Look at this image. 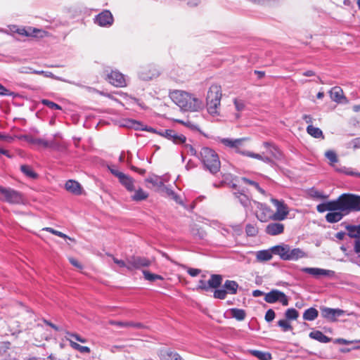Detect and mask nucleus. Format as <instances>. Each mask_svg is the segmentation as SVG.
<instances>
[{"label": "nucleus", "instance_id": "f257e3e1", "mask_svg": "<svg viewBox=\"0 0 360 360\" xmlns=\"http://www.w3.org/2000/svg\"><path fill=\"white\" fill-rule=\"evenodd\" d=\"M316 210L323 213L326 211H341L345 214L360 211V195L343 193L336 200L328 201L317 205Z\"/></svg>", "mask_w": 360, "mask_h": 360}, {"label": "nucleus", "instance_id": "f03ea898", "mask_svg": "<svg viewBox=\"0 0 360 360\" xmlns=\"http://www.w3.org/2000/svg\"><path fill=\"white\" fill-rule=\"evenodd\" d=\"M172 100L184 111L195 112L203 108V102L193 95L180 90L170 94Z\"/></svg>", "mask_w": 360, "mask_h": 360}, {"label": "nucleus", "instance_id": "7ed1b4c3", "mask_svg": "<svg viewBox=\"0 0 360 360\" xmlns=\"http://www.w3.org/2000/svg\"><path fill=\"white\" fill-rule=\"evenodd\" d=\"M199 158L205 168L210 173L214 174L219 171L221 163L219 156L212 148L203 147L200 152Z\"/></svg>", "mask_w": 360, "mask_h": 360}, {"label": "nucleus", "instance_id": "20e7f679", "mask_svg": "<svg viewBox=\"0 0 360 360\" xmlns=\"http://www.w3.org/2000/svg\"><path fill=\"white\" fill-rule=\"evenodd\" d=\"M221 95L220 86L212 84L210 87L206 97L207 110L210 115L212 116L219 115Z\"/></svg>", "mask_w": 360, "mask_h": 360}, {"label": "nucleus", "instance_id": "39448f33", "mask_svg": "<svg viewBox=\"0 0 360 360\" xmlns=\"http://www.w3.org/2000/svg\"><path fill=\"white\" fill-rule=\"evenodd\" d=\"M0 200L9 204H22L24 198L22 193L9 187L0 186Z\"/></svg>", "mask_w": 360, "mask_h": 360}, {"label": "nucleus", "instance_id": "423d86ee", "mask_svg": "<svg viewBox=\"0 0 360 360\" xmlns=\"http://www.w3.org/2000/svg\"><path fill=\"white\" fill-rule=\"evenodd\" d=\"M253 207L255 208V216L262 222H266L269 219L273 220V211L266 204L253 201Z\"/></svg>", "mask_w": 360, "mask_h": 360}, {"label": "nucleus", "instance_id": "0eeeda50", "mask_svg": "<svg viewBox=\"0 0 360 360\" xmlns=\"http://www.w3.org/2000/svg\"><path fill=\"white\" fill-rule=\"evenodd\" d=\"M271 202L276 207V211L273 212L274 221L284 220L289 214L288 207L283 200L271 198Z\"/></svg>", "mask_w": 360, "mask_h": 360}, {"label": "nucleus", "instance_id": "6e6552de", "mask_svg": "<svg viewBox=\"0 0 360 360\" xmlns=\"http://www.w3.org/2000/svg\"><path fill=\"white\" fill-rule=\"evenodd\" d=\"M264 300L267 303L273 304L277 302L281 303L283 306L288 305V297L283 292L274 289L265 294Z\"/></svg>", "mask_w": 360, "mask_h": 360}, {"label": "nucleus", "instance_id": "1a4fd4ad", "mask_svg": "<svg viewBox=\"0 0 360 360\" xmlns=\"http://www.w3.org/2000/svg\"><path fill=\"white\" fill-rule=\"evenodd\" d=\"M321 315L330 322H335L338 318L345 314V311L340 309H333L322 306L320 307Z\"/></svg>", "mask_w": 360, "mask_h": 360}, {"label": "nucleus", "instance_id": "9d476101", "mask_svg": "<svg viewBox=\"0 0 360 360\" xmlns=\"http://www.w3.org/2000/svg\"><path fill=\"white\" fill-rule=\"evenodd\" d=\"M151 264L150 261L143 257H130L127 258V269H138L141 267L148 266Z\"/></svg>", "mask_w": 360, "mask_h": 360}, {"label": "nucleus", "instance_id": "9b49d317", "mask_svg": "<svg viewBox=\"0 0 360 360\" xmlns=\"http://www.w3.org/2000/svg\"><path fill=\"white\" fill-rule=\"evenodd\" d=\"M158 134L175 144H181L186 142V138L184 135L176 132L173 129H165L159 131Z\"/></svg>", "mask_w": 360, "mask_h": 360}, {"label": "nucleus", "instance_id": "f8f14e48", "mask_svg": "<svg viewBox=\"0 0 360 360\" xmlns=\"http://www.w3.org/2000/svg\"><path fill=\"white\" fill-rule=\"evenodd\" d=\"M301 271L310 274L315 278H319L321 276L333 278L335 275V272L333 270L323 269L315 267H303L301 269Z\"/></svg>", "mask_w": 360, "mask_h": 360}, {"label": "nucleus", "instance_id": "ddd939ff", "mask_svg": "<svg viewBox=\"0 0 360 360\" xmlns=\"http://www.w3.org/2000/svg\"><path fill=\"white\" fill-rule=\"evenodd\" d=\"M114 21L111 12L108 10H104L96 15L94 22L101 27H110Z\"/></svg>", "mask_w": 360, "mask_h": 360}, {"label": "nucleus", "instance_id": "4468645a", "mask_svg": "<svg viewBox=\"0 0 360 360\" xmlns=\"http://www.w3.org/2000/svg\"><path fill=\"white\" fill-rule=\"evenodd\" d=\"M109 82L116 87H124L127 86V81L123 74L117 70H112L108 75Z\"/></svg>", "mask_w": 360, "mask_h": 360}, {"label": "nucleus", "instance_id": "2eb2a0df", "mask_svg": "<svg viewBox=\"0 0 360 360\" xmlns=\"http://www.w3.org/2000/svg\"><path fill=\"white\" fill-rule=\"evenodd\" d=\"M233 195L236 199L238 200V201L240 203V205L245 209L246 211H248L250 208L251 210L254 209L253 207V201L251 200L249 197L244 193V191H238L233 192Z\"/></svg>", "mask_w": 360, "mask_h": 360}, {"label": "nucleus", "instance_id": "dca6fc26", "mask_svg": "<svg viewBox=\"0 0 360 360\" xmlns=\"http://www.w3.org/2000/svg\"><path fill=\"white\" fill-rule=\"evenodd\" d=\"M158 355L160 360H184L179 353L170 349H161L159 350Z\"/></svg>", "mask_w": 360, "mask_h": 360}, {"label": "nucleus", "instance_id": "f3484780", "mask_svg": "<svg viewBox=\"0 0 360 360\" xmlns=\"http://www.w3.org/2000/svg\"><path fill=\"white\" fill-rule=\"evenodd\" d=\"M109 324L121 328H134L136 329H143L146 328V326L142 323L134 321H117L110 320L109 321Z\"/></svg>", "mask_w": 360, "mask_h": 360}, {"label": "nucleus", "instance_id": "a211bd4d", "mask_svg": "<svg viewBox=\"0 0 360 360\" xmlns=\"http://www.w3.org/2000/svg\"><path fill=\"white\" fill-rule=\"evenodd\" d=\"M307 253L303 250L299 248L291 249L290 246H288L286 261H297L299 259L307 257Z\"/></svg>", "mask_w": 360, "mask_h": 360}, {"label": "nucleus", "instance_id": "6ab92c4d", "mask_svg": "<svg viewBox=\"0 0 360 360\" xmlns=\"http://www.w3.org/2000/svg\"><path fill=\"white\" fill-rule=\"evenodd\" d=\"M265 231L270 236H277L283 233L284 225L279 222L270 223L266 226Z\"/></svg>", "mask_w": 360, "mask_h": 360}, {"label": "nucleus", "instance_id": "aec40b11", "mask_svg": "<svg viewBox=\"0 0 360 360\" xmlns=\"http://www.w3.org/2000/svg\"><path fill=\"white\" fill-rule=\"evenodd\" d=\"M65 189L71 193L79 195L82 193V188L80 184L75 180H68L65 184Z\"/></svg>", "mask_w": 360, "mask_h": 360}, {"label": "nucleus", "instance_id": "412c9836", "mask_svg": "<svg viewBox=\"0 0 360 360\" xmlns=\"http://www.w3.org/2000/svg\"><path fill=\"white\" fill-rule=\"evenodd\" d=\"M288 246V245L285 244L278 245L271 248V250L273 255H278L281 259L286 261Z\"/></svg>", "mask_w": 360, "mask_h": 360}, {"label": "nucleus", "instance_id": "4be33fe9", "mask_svg": "<svg viewBox=\"0 0 360 360\" xmlns=\"http://www.w3.org/2000/svg\"><path fill=\"white\" fill-rule=\"evenodd\" d=\"M123 126L128 128L134 129L135 130H143L146 131L156 132V131L151 127H143V124L141 122L136 121L134 120H125V123L123 124Z\"/></svg>", "mask_w": 360, "mask_h": 360}, {"label": "nucleus", "instance_id": "5701e85b", "mask_svg": "<svg viewBox=\"0 0 360 360\" xmlns=\"http://www.w3.org/2000/svg\"><path fill=\"white\" fill-rule=\"evenodd\" d=\"M120 183L129 191L135 190L134 180L130 176L123 174L119 179Z\"/></svg>", "mask_w": 360, "mask_h": 360}, {"label": "nucleus", "instance_id": "b1692460", "mask_svg": "<svg viewBox=\"0 0 360 360\" xmlns=\"http://www.w3.org/2000/svg\"><path fill=\"white\" fill-rule=\"evenodd\" d=\"M263 146L266 149L267 152L276 159H280L282 156L281 152L278 147L271 142H264Z\"/></svg>", "mask_w": 360, "mask_h": 360}, {"label": "nucleus", "instance_id": "393cba45", "mask_svg": "<svg viewBox=\"0 0 360 360\" xmlns=\"http://www.w3.org/2000/svg\"><path fill=\"white\" fill-rule=\"evenodd\" d=\"M345 214V212L341 211H330L326 215V219L329 223H336L340 221Z\"/></svg>", "mask_w": 360, "mask_h": 360}, {"label": "nucleus", "instance_id": "a878e982", "mask_svg": "<svg viewBox=\"0 0 360 360\" xmlns=\"http://www.w3.org/2000/svg\"><path fill=\"white\" fill-rule=\"evenodd\" d=\"M309 337L313 340H316L321 343H328L331 341V338L325 335L320 330H314L309 334Z\"/></svg>", "mask_w": 360, "mask_h": 360}, {"label": "nucleus", "instance_id": "bb28decb", "mask_svg": "<svg viewBox=\"0 0 360 360\" xmlns=\"http://www.w3.org/2000/svg\"><path fill=\"white\" fill-rule=\"evenodd\" d=\"M246 352L255 356L259 360H271L272 359L271 354L268 352H262L257 349H248Z\"/></svg>", "mask_w": 360, "mask_h": 360}, {"label": "nucleus", "instance_id": "cd10ccee", "mask_svg": "<svg viewBox=\"0 0 360 360\" xmlns=\"http://www.w3.org/2000/svg\"><path fill=\"white\" fill-rule=\"evenodd\" d=\"M222 276L219 274H212L210 278L207 281L209 288H218L222 283Z\"/></svg>", "mask_w": 360, "mask_h": 360}, {"label": "nucleus", "instance_id": "c85d7f7f", "mask_svg": "<svg viewBox=\"0 0 360 360\" xmlns=\"http://www.w3.org/2000/svg\"><path fill=\"white\" fill-rule=\"evenodd\" d=\"M238 284L235 281L226 280L223 285L227 294L235 295L238 289Z\"/></svg>", "mask_w": 360, "mask_h": 360}, {"label": "nucleus", "instance_id": "c756f323", "mask_svg": "<svg viewBox=\"0 0 360 360\" xmlns=\"http://www.w3.org/2000/svg\"><path fill=\"white\" fill-rule=\"evenodd\" d=\"M319 316V311L314 307H310L306 309L303 313V319L304 321H314Z\"/></svg>", "mask_w": 360, "mask_h": 360}, {"label": "nucleus", "instance_id": "7c9ffc66", "mask_svg": "<svg viewBox=\"0 0 360 360\" xmlns=\"http://www.w3.org/2000/svg\"><path fill=\"white\" fill-rule=\"evenodd\" d=\"M330 98L335 102H340L344 98L342 89L339 86H335L330 91Z\"/></svg>", "mask_w": 360, "mask_h": 360}, {"label": "nucleus", "instance_id": "2f4dec72", "mask_svg": "<svg viewBox=\"0 0 360 360\" xmlns=\"http://www.w3.org/2000/svg\"><path fill=\"white\" fill-rule=\"evenodd\" d=\"M243 141V139H232L224 138L221 140V143L227 147L234 148L239 147L242 144Z\"/></svg>", "mask_w": 360, "mask_h": 360}, {"label": "nucleus", "instance_id": "473e14b6", "mask_svg": "<svg viewBox=\"0 0 360 360\" xmlns=\"http://www.w3.org/2000/svg\"><path fill=\"white\" fill-rule=\"evenodd\" d=\"M334 169H335V171L340 173H343L349 176L360 177L359 172H354L352 169L349 167H346L345 166L341 165H334Z\"/></svg>", "mask_w": 360, "mask_h": 360}, {"label": "nucleus", "instance_id": "72a5a7b5", "mask_svg": "<svg viewBox=\"0 0 360 360\" xmlns=\"http://www.w3.org/2000/svg\"><path fill=\"white\" fill-rule=\"evenodd\" d=\"M273 252L269 250H260L257 252V259L259 262L269 261L272 258Z\"/></svg>", "mask_w": 360, "mask_h": 360}, {"label": "nucleus", "instance_id": "f704fd0d", "mask_svg": "<svg viewBox=\"0 0 360 360\" xmlns=\"http://www.w3.org/2000/svg\"><path fill=\"white\" fill-rule=\"evenodd\" d=\"M230 312L232 317L239 321H243L246 316L245 311L242 309L232 308Z\"/></svg>", "mask_w": 360, "mask_h": 360}, {"label": "nucleus", "instance_id": "c9c22d12", "mask_svg": "<svg viewBox=\"0 0 360 360\" xmlns=\"http://www.w3.org/2000/svg\"><path fill=\"white\" fill-rule=\"evenodd\" d=\"M346 229L348 231V236L350 238H360V225H348L346 226Z\"/></svg>", "mask_w": 360, "mask_h": 360}, {"label": "nucleus", "instance_id": "e433bc0d", "mask_svg": "<svg viewBox=\"0 0 360 360\" xmlns=\"http://www.w3.org/2000/svg\"><path fill=\"white\" fill-rule=\"evenodd\" d=\"M307 133L309 135H311V136H313L314 138H316V139L322 138V139H323V132L318 127H314L312 125H309L307 127Z\"/></svg>", "mask_w": 360, "mask_h": 360}, {"label": "nucleus", "instance_id": "4c0bfd02", "mask_svg": "<svg viewBox=\"0 0 360 360\" xmlns=\"http://www.w3.org/2000/svg\"><path fill=\"white\" fill-rule=\"evenodd\" d=\"M20 170L25 176L30 179H36L38 176L37 174L34 172L32 168L27 165H21Z\"/></svg>", "mask_w": 360, "mask_h": 360}, {"label": "nucleus", "instance_id": "58836bf2", "mask_svg": "<svg viewBox=\"0 0 360 360\" xmlns=\"http://www.w3.org/2000/svg\"><path fill=\"white\" fill-rule=\"evenodd\" d=\"M308 194L311 198L318 200L326 199L328 197L327 195H325L322 191H319L314 188L309 189L308 191Z\"/></svg>", "mask_w": 360, "mask_h": 360}, {"label": "nucleus", "instance_id": "ea45409f", "mask_svg": "<svg viewBox=\"0 0 360 360\" xmlns=\"http://www.w3.org/2000/svg\"><path fill=\"white\" fill-rule=\"evenodd\" d=\"M32 73L36 74V75H41L44 76L45 77H49V78L55 79L62 81V82H68L66 79H65L62 77L56 76L51 72H49V71L33 70L32 72Z\"/></svg>", "mask_w": 360, "mask_h": 360}, {"label": "nucleus", "instance_id": "a19ab883", "mask_svg": "<svg viewBox=\"0 0 360 360\" xmlns=\"http://www.w3.org/2000/svg\"><path fill=\"white\" fill-rule=\"evenodd\" d=\"M148 197V194L143 189L139 188L136 190L134 194L131 196L134 201H141L146 200Z\"/></svg>", "mask_w": 360, "mask_h": 360}, {"label": "nucleus", "instance_id": "79ce46f5", "mask_svg": "<svg viewBox=\"0 0 360 360\" xmlns=\"http://www.w3.org/2000/svg\"><path fill=\"white\" fill-rule=\"evenodd\" d=\"M66 340L70 342V345L73 349L78 350L82 353H89L90 352L89 347H88L86 346H82V345H79L78 343L72 341V340H70V338H68L67 337H66Z\"/></svg>", "mask_w": 360, "mask_h": 360}, {"label": "nucleus", "instance_id": "37998d69", "mask_svg": "<svg viewBox=\"0 0 360 360\" xmlns=\"http://www.w3.org/2000/svg\"><path fill=\"white\" fill-rule=\"evenodd\" d=\"M143 274L144 276V278L149 281H155V280H163V277L158 274H152L147 270H143Z\"/></svg>", "mask_w": 360, "mask_h": 360}, {"label": "nucleus", "instance_id": "c03bdc74", "mask_svg": "<svg viewBox=\"0 0 360 360\" xmlns=\"http://www.w3.org/2000/svg\"><path fill=\"white\" fill-rule=\"evenodd\" d=\"M287 320H296L299 316V312L294 308L288 309L285 312Z\"/></svg>", "mask_w": 360, "mask_h": 360}, {"label": "nucleus", "instance_id": "a18cd8bd", "mask_svg": "<svg viewBox=\"0 0 360 360\" xmlns=\"http://www.w3.org/2000/svg\"><path fill=\"white\" fill-rule=\"evenodd\" d=\"M241 181L245 184H248L249 185L253 186L260 193L264 194L265 191L260 187L259 184L255 181L250 180L246 177H242Z\"/></svg>", "mask_w": 360, "mask_h": 360}, {"label": "nucleus", "instance_id": "49530a36", "mask_svg": "<svg viewBox=\"0 0 360 360\" xmlns=\"http://www.w3.org/2000/svg\"><path fill=\"white\" fill-rule=\"evenodd\" d=\"M27 37H43L41 33H44V32L41 30L34 28L32 27H27Z\"/></svg>", "mask_w": 360, "mask_h": 360}, {"label": "nucleus", "instance_id": "de8ad7c7", "mask_svg": "<svg viewBox=\"0 0 360 360\" xmlns=\"http://www.w3.org/2000/svg\"><path fill=\"white\" fill-rule=\"evenodd\" d=\"M325 156L330 160V165L334 167L335 163L338 161L336 153L333 150H327L325 153Z\"/></svg>", "mask_w": 360, "mask_h": 360}, {"label": "nucleus", "instance_id": "09e8293b", "mask_svg": "<svg viewBox=\"0 0 360 360\" xmlns=\"http://www.w3.org/2000/svg\"><path fill=\"white\" fill-rule=\"evenodd\" d=\"M245 232L248 236L253 237L258 233V229L255 226L248 224L245 226Z\"/></svg>", "mask_w": 360, "mask_h": 360}, {"label": "nucleus", "instance_id": "8fccbe9b", "mask_svg": "<svg viewBox=\"0 0 360 360\" xmlns=\"http://www.w3.org/2000/svg\"><path fill=\"white\" fill-rule=\"evenodd\" d=\"M0 96H12L13 98H15L18 96V94L11 91L8 89H6L4 85L0 83Z\"/></svg>", "mask_w": 360, "mask_h": 360}, {"label": "nucleus", "instance_id": "3c124183", "mask_svg": "<svg viewBox=\"0 0 360 360\" xmlns=\"http://www.w3.org/2000/svg\"><path fill=\"white\" fill-rule=\"evenodd\" d=\"M278 326H280L283 332L292 330V326L288 322V320L281 319L278 321Z\"/></svg>", "mask_w": 360, "mask_h": 360}, {"label": "nucleus", "instance_id": "603ef678", "mask_svg": "<svg viewBox=\"0 0 360 360\" xmlns=\"http://www.w3.org/2000/svg\"><path fill=\"white\" fill-rule=\"evenodd\" d=\"M41 103L52 110H62L61 106L58 104L47 99H43Z\"/></svg>", "mask_w": 360, "mask_h": 360}, {"label": "nucleus", "instance_id": "864d4df0", "mask_svg": "<svg viewBox=\"0 0 360 360\" xmlns=\"http://www.w3.org/2000/svg\"><path fill=\"white\" fill-rule=\"evenodd\" d=\"M146 181L148 183L152 184L153 186H155L158 187H161L162 186H163V182L160 179V177H158V176H150V177L146 179Z\"/></svg>", "mask_w": 360, "mask_h": 360}, {"label": "nucleus", "instance_id": "5fc2aeb1", "mask_svg": "<svg viewBox=\"0 0 360 360\" xmlns=\"http://www.w3.org/2000/svg\"><path fill=\"white\" fill-rule=\"evenodd\" d=\"M226 295H227V291L225 290L224 288H223V289H217V288H216L214 292V295L213 296L216 299L224 300V299L226 298Z\"/></svg>", "mask_w": 360, "mask_h": 360}, {"label": "nucleus", "instance_id": "6e6d98bb", "mask_svg": "<svg viewBox=\"0 0 360 360\" xmlns=\"http://www.w3.org/2000/svg\"><path fill=\"white\" fill-rule=\"evenodd\" d=\"M65 334H66L65 338L66 337L68 338H72L75 339L77 341L82 342V343H85L86 342V340L85 338H82V336H80L79 335H78L77 333L66 331Z\"/></svg>", "mask_w": 360, "mask_h": 360}, {"label": "nucleus", "instance_id": "4d7b16f0", "mask_svg": "<svg viewBox=\"0 0 360 360\" xmlns=\"http://www.w3.org/2000/svg\"><path fill=\"white\" fill-rule=\"evenodd\" d=\"M28 141L32 143L42 145L44 147L49 146V142L41 139L30 138V139H28Z\"/></svg>", "mask_w": 360, "mask_h": 360}, {"label": "nucleus", "instance_id": "13d9d810", "mask_svg": "<svg viewBox=\"0 0 360 360\" xmlns=\"http://www.w3.org/2000/svg\"><path fill=\"white\" fill-rule=\"evenodd\" d=\"M44 230L48 232H50V233H53V234H54V235H56L57 236H59L60 238H69L70 239V238L67 235H65V233H62L60 231H58L57 230H55V229H52L51 227H46V228L44 229Z\"/></svg>", "mask_w": 360, "mask_h": 360}, {"label": "nucleus", "instance_id": "bf43d9fd", "mask_svg": "<svg viewBox=\"0 0 360 360\" xmlns=\"http://www.w3.org/2000/svg\"><path fill=\"white\" fill-rule=\"evenodd\" d=\"M192 233L199 239H203L206 236V233L201 229H193Z\"/></svg>", "mask_w": 360, "mask_h": 360}, {"label": "nucleus", "instance_id": "052dcab7", "mask_svg": "<svg viewBox=\"0 0 360 360\" xmlns=\"http://www.w3.org/2000/svg\"><path fill=\"white\" fill-rule=\"evenodd\" d=\"M197 290H204V291H209L210 290V288L209 287L207 286V281H205L204 279H200L199 281H198V286H197Z\"/></svg>", "mask_w": 360, "mask_h": 360}, {"label": "nucleus", "instance_id": "680f3d73", "mask_svg": "<svg viewBox=\"0 0 360 360\" xmlns=\"http://www.w3.org/2000/svg\"><path fill=\"white\" fill-rule=\"evenodd\" d=\"M275 316H276V314L273 309H268L265 314L266 321H267V322L272 321L274 319Z\"/></svg>", "mask_w": 360, "mask_h": 360}, {"label": "nucleus", "instance_id": "e2e57ef3", "mask_svg": "<svg viewBox=\"0 0 360 360\" xmlns=\"http://www.w3.org/2000/svg\"><path fill=\"white\" fill-rule=\"evenodd\" d=\"M233 103H234L236 109L238 111H242V110H244L245 104H244V102L243 101L238 100V99H234Z\"/></svg>", "mask_w": 360, "mask_h": 360}, {"label": "nucleus", "instance_id": "0e129e2a", "mask_svg": "<svg viewBox=\"0 0 360 360\" xmlns=\"http://www.w3.org/2000/svg\"><path fill=\"white\" fill-rule=\"evenodd\" d=\"M139 77L143 79V80H146V81H148V80H150V79H152V78L155 76V74L154 73H149V74H146V73H144L143 72H140L139 73Z\"/></svg>", "mask_w": 360, "mask_h": 360}, {"label": "nucleus", "instance_id": "69168bd1", "mask_svg": "<svg viewBox=\"0 0 360 360\" xmlns=\"http://www.w3.org/2000/svg\"><path fill=\"white\" fill-rule=\"evenodd\" d=\"M242 154L243 155H245V156H248L250 158H255V159H257L259 160L262 158V155H260L259 153H252L250 151H244V152H242Z\"/></svg>", "mask_w": 360, "mask_h": 360}, {"label": "nucleus", "instance_id": "338daca9", "mask_svg": "<svg viewBox=\"0 0 360 360\" xmlns=\"http://www.w3.org/2000/svg\"><path fill=\"white\" fill-rule=\"evenodd\" d=\"M200 272L201 270L199 269L188 268L187 269V273L192 277L197 276Z\"/></svg>", "mask_w": 360, "mask_h": 360}, {"label": "nucleus", "instance_id": "774afa93", "mask_svg": "<svg viewBox=\"0 0 360 360\" xmlns=\"http://www.w3.org/2000/svg\"><path fill=\"white\" fill-rule=\"evenodd\" d=\"M113 262L120 267H126L127 269V261L124 262L122 259H118L115 257H113Z\"/></svg>", "mask_w": 360, "mask_h": 360}]
</instances>
